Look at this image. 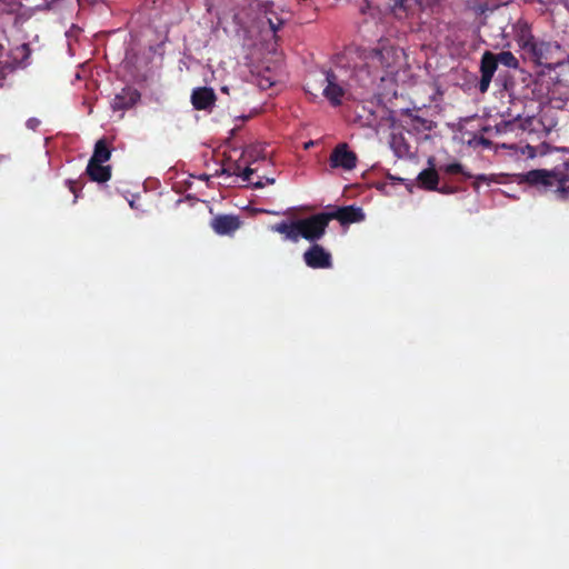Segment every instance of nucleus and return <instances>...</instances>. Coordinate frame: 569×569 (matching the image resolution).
I'll return each mask as SVG.
<instances>
[{"label":"nucleus","mask_w":569,"mask_h":569,"mask_svg":"<svg viewBox=\"0 0 569 569\" xmlns=\"http://www.w3.org/2000/svg\"><path fill=\"white\" fill-rule=\"evenodd\" d=\"M329 226L327 212H319L307 218L282 220L270 226L272 232L280 233L286 241L298 242L300 238L317 243L325 234Z\"/></svg>","instance_id":"f257e3e1"},{"label":"nucleus","mask_w":569,"mask_h":569,"mask_svg":"<svg viewBox=\"0 0 569 569\" xmlns=\"http://www.w3.org/2000/svg\"><path fill=\"white\" fill-rule=\"evenodd\" d=\"M521 181L542 191L569 192V177L558 169H533L523 173Z\"/></svg>","instance_id":"f03ea898"},{"label":"nucleus","mask_w":569,"mask_h":569,"mask_svg":"<svg viewBox=\"0 0 569 569\" xmlns=\"http://www.w3.org/2000/svg\"><path fill=\"white\" fill-rule=\"evenodd\" d=\"M403 52L387 42L380 41L367 56L369 63L375 68H381L387 73H392L398 66Z\"/></svg>","instance_id":"7ed1b4c3"},{"label":"nucleus","mask_w":569,"mask_h":569,"mask_svg":"<svg viewBox=\"0 0 569 569\" xmlns=\"http://www.w3.org/2000/svg\"><path fill=\"white\" fill-rule=\"evenodd\" d=\"M303 261L311 269H329L332 267V256L322 246L311 244L303 252Z\"/></svg>","instance_id":"20e7f679"},{"label":"nucleus","mask_w":569,"mask_h":569,"mask_svg":"<svg viewBox=\"0 0 569 569\" xmlns=\"http://www.w3.org/2000/svg\"><path fill=\"white\" fill-rule=\"evenodd\" d=\"M357 154L349 150L347 143H339L330 154L331 168H342L345 170H352L357 166Z\"/></svg>","instance_id":"39448f33"},{"label":"nucleus","mask_w":569,"mask_h":569,"mask_svg":"<svg viewBox=\"0 0 569 569\" xmlns=\"http://www.w3.org/2000/svg\"><path fill=\"white\" fill-rule=\"evenodd\" d=\"M498 68V60L496 53L491 51H486L480 60V72L481 78L478 84V89L481 93L487 92L489 89L490 82L493 78V74Z\"/></svg>","instance_id":"423d86ee"},{"label":"nucleus","mask_w":569,"mask_h":569,"mask_svg":"<svg viewBox=\"0 0 569 569\" xmlns=\"http://www.w3.org/2000/svg\"><path fill=\"white\" fill-rule=\"evenodd\" d=\"M210 226L219 236H232L242 226V220L236 214H218Z\"/></svg>","instance_id":"0eeeda50"},{"label":"nucleus","mask_w":569,"mask_h":569,"mask_svg":"<svg viewBox=\"0 0 569 569\" xmlns=\"http://www.w3.org/2000/svg\"><path fill=\"white\" fill-rule=\"evenodd\" d=\"M140 92L133 87H124L118 92L111 101L113 111H126L133 108L140 100Z\"/></svg>","instance_id":"6e6552de"},{"label":"nucleus","mask_w":569,"mask_h":569,"mask_svg":"<svg viewBox=\"0 0 569 569\" xmlns=\"http://www.w3.org/2000/svg\"><path fill=\"white\" fill-rule=\"evenodd\" d=\"M322 83H326L322 93L332 106H340L345 96V89L338 83V77L333 71L326 72Z\"/></svg>","instance_id":"1a4fd4ad"},{"label":"nucleus","mask_w":569,"mask_h":569,"mask_svg":"<svg viewBox=\"0 0 569 569\" xmlns=\"http://www.w3.org/2000/svg\"><path fill=\"white\" fill-rule=\"evenodd\" d=\"M329 222L338 220L341 224H349L360 222L365 219V213L361 208L355 206L339 207L333 211L327 212Z\"/></svg>","instance_id":"9d476101"},{"label":"nucleus","mask_w":569,"mask_h":569,"mask_svg":"<svg viewBox=\"0 0 569 569\" xmlns=\"http://www.w3.org/2000/svg\"><path fill=\"white\" fill-rule=\"evenodd\" d=\"M512 32L516 42L519 48L523 51L536 38L532 33L531 24L520 18L512 24Z\"/></svg>","instance_id":"9b49d317"},{"label":"nucleus","mask_w":569,"mask_h":569,"mask_svg":"<svg viewBox=\"0 0 569 569\" xmlns=\"http://www.w3.org/2000/svg\"><path fill=\"white\" fill-rule=\"evenodd\" d=\"M553 44L549 41H533L523 50V52L537 64H541L542 60H548Z\"/></svg>","instance_id":"f8f14e48"},{"label":"nucleus","mask_w":569,"mask_h":569,"mask_svg":"<svg viewBox=\"0 0 569 569\" xmlns=\"http://www.w3.org/2000/svg\"><path fill=\"white\" fill-rule=\"evenodd\" d=\"M217 100L212 88L200 87L192 91L191 103L196 110H208L214 106Z\"/></svg>","instance_id":"ddd939ff"},{"label":"nucleus","mask_w":569,"mask_h":569,"mask_svg":"<svg viewBox=\"0 0 569 569\" xmlns=\"http://www.w3.org/2000/svg\"><path fill=\"white\" fill-rule=\"evenodd\" d=\"M90 180L94 182H107L111 178V167L100 162L89 161L86 169Z\"/></svg>","instance_id":"4468645a"},{"label":"nucleus","mask_w":569,"mask_h":569,"mask_svg":"<svg viewBox=\"0 0 569 569\" xmlns=\"http://www.w3.org/2000/svg\"><path fill=\"white\" fill-rule=\"evenodd\" d=\"M256 169L250 167H246L243 170L241 169V164L239 162H231L227 166H223L220 174L227 176H239L242 181H250V177L254 173Z\"/></svg>","instance_id":"2eb2a0df"},{"label":"nucleus","mask_w":569,"mask_h":569,"mask_svg":"<svg viewBox=\"0 0 569 569\" xmlns=\"http://www.w3.org/2000/svg\"><path fill=\"white\" fill-rule=\"evenodd\" d=\"M111 158V148L106 139H99L93 149V153L89 161L104 163Z\"/></svg>","instance_id":"dca6fc26"},{"label":"nucleus","mask_w":569,"mask_h":569,"mask_svg":"<svg viewBox=\"0 0 569 569\" xmlns=\"http://www.w3.org/2000/svg\"><path fill=\"white\" fill-rule=\"evenodd\" d=\"M418 181L427 190H438L439 176L433 168L422 170L418 174Z\"/></svg>","instance_id":"f3484780"},{"label":"nucleus","mask_w":569,"mask_h":569,"mask_svg":"<svg viewBox=\"0 0 569 569\" xmlns=\"http://www.w3.org/2000/svg\"><path fill=\"white\" fill-rule=\"evenodd\" d=\"M390 144L398 157H403L410 152V146L401 134H393Z\"/></svg>","instance_id":"a211bd4d"},{"label":"nucleus","mask_w":569,"mask_h":569,"mask_svg":"<svg viewBox=\"0 0 569 569\" xmlns=\"http://www.w3.org/2000/svg\"><path fill=\"white\" fill-rule=\"evenodd\" d=\"M406 116L410 118V124L416 130H431L432 129V121L427 120L418 114H413L410 110H406Z\"/></svg>","instance_id":"6ab92c4d"},{"label":"nucleus","mask_w":569,"mask_h":569,"mask_svg":"<svg viewBox=\"0 0 569 569\" xmlns=\"http://www.w3.org/2000/svg\"><path fill=\"white\" fill-rule=\"evenodd\" d=\"M496 57H497L498 63H501L507 68H510V69L519 68L518 59L510 51H502L500 53H497Z\"/></svg>","instance_id":"aec40b11"},{"label":"nucleus","mask_w":569,"mask_h":569,"mask_svg":"<svg viewBox=\"0 0 569 569\" xmlns=\"http://www.w3.org/2000/svg\"><path fill=\"white\" fill-rule=\"evenodd\" d=\"M446 173L448 174H462L466 179H471L472 178V174L470 172H467L462 164L459 163V162H453V163H449V164H446L445 167L441 168Z\"/></svg>","instance_id":"412c9836"},{"label":"nucleus","mask_w":569,"mask_h":569,"mask_svg":"<svg viewBox=\"0 0 569 569\" xmlns=\"http://www.w3.org/2000/svg\"><path fill=\"white\" fill-rule=\"evenodd\" d=\"M392 10L397 14L398 11L407 12L416 7V0H393Z\"/></svg>","instance_id":"4be33fe9"},{"label":"nucleus","mask_w":569,"mask_h":569,"mask_svg":"<svg viewBox=\"0 0 569 569\" xmlns=\"http://www.w3.org/2000/svg\"><path fill=\"white\" fill-rule=\"evenodd\" d=\"M247 182L250 183L252 186V188H254V189H261V188L266 187L267 184H273L274 179L258 177V179L256 181H252L250 179V181H247Z\"/></svg>","instance_id":"5701e85b"},{"label":"nucleus","mask_w":569,"mask_h":569,"mask_svg":"<svg viewBox=\"0 0 569 569\" xmlns=\"http://www.w3.org/2000/svg\"><path fill=\"white\" fill-rule=\"evenodd\" d=\"M66 183L70 192L74 194L73 203H76L77 199L79 198V191L81 190V187H79L78 183L73 180H67Z\"/></svg>","instance_id":"b1692460"},{"label":"nucleus","mask_w":569,"mask_h":569,"mask_svg":"<svg viewBox=\"0 0 569 569\" xmlns=\"http://www.w3.org/2000/svg\"><path fill=\"white\" fill-rule=\"evenodd\" d=\"M472 178H475V181H473V183H472V187H473L476 190H478V189H479V187H480V182H487V183H489V182H491V181H492V179H491V178H489V177H488V176H486V174L472 176Z\"/></svg>","instance_id":"393cba45"},{"label":"nucleus","mask_w":569,"mask_h":569,"mask_svg":"<svg viewBox=\"0 0 569 569\" xmlns=\"http://www.w3.org/2000/svg\"><path fill=\"white\" fill-rule=\"evenodd\" d=\"M371 2H372V0H362V2L359 4V9L362 14L370 12V14L373 16V13L371 12V10H372Z\"/></svg>","instance_id":"a878e982"},{"label":"nucleus","mask_w":569,"mask_h":569,"mask_svg":"<svg viewBox=\"0 0 569 569\" xmlns=\"http://www.w3.org/2000/svg\"><path fill=\"white\" fill-rule=\"evenodd\" d=\"M437 2H439V0H416V6L422 9L426 7H431Z\"/></svg>","instance_id":"bb28decb"},{"label":"nucleus","mask_w":569,"mask_h":569,"mask_svg":"<svg viewBox=\"0 0 569 569\" xmlns=\"http://www.w3.org/2000/svg\"><path fill=\"white\" fill-rule=\"evenodd\" d=\"M27 123L29 128L34 129L39 121L37 119H29Z\"/></svg>","instance_id":"cd10ccee"},{"label":"nucleus","mask_w":569,"mask_h":569,"mask_svg":"<svg viewBox=\"0 0 569 569\" xmlns=\"http://www.w3.org/2000/svg\"><path fill=\"white\" fill-rule=\"evenodd\" d=\"M6 79V76L3 72H1V76H0V88L3 86V81Z\"/></svg>","instance_id":"c85d7f7f"},{"label":"nucleus","mask_w":569,"mask_h":569,"mask_svg":"<svg viewBox=\"0 0 569 569\" xmlns=\"http://www.w3.org/2000/svg\"><path fill=\"white\" fill-rule=\"evenodd\" d=\"M527 148L530 150V156L533 157L535 156L533 148L531 146H528Z\"/></svg>","instance_id":"c756f323"},{"label":"nucleus","mask_w":569,"mask_h":569,"mask_svg":"<svg viewBox=\"0 0 569 569\" xmlns=\"http://www.w3.org/2000/svg\"><path fill=\"white\" fill-rule=\"evenodd\" d=\"M440 191H441V192H443V193H449V192H451L450 190H447V187H443V189H441Z\"/></svg>","instance_id":"7c9ffc66"},{"label":"nucleus","mask_w":569,"mask_h":569,"mask_svg":"<svg viewBox=\"0 0 569 569\" xmlns=\"http://www.w3.org/2000/svg\"><path fill=\"white\" fill-rule=\"evenodd\" d=\"M440 191H441V192H443V193H449V192H451L450 190H447V187H443V189H441Z\"/></svg>","instance_id":"2f4dec72"},{"label":"nucleus","mask_w":569,"mask_h":569,"mask_svg":"<svg viewBox=\"0 0 569 569\" xmlns=\"http://www.w3.org/2000/svg\"><path fill=\"white\" fill-rule=\"evenodd\" d=\"M3 50H4V47L2 43H0V56L2 54Z\"/></svg>","instance_id":"473e14b6"}]
</instances>
